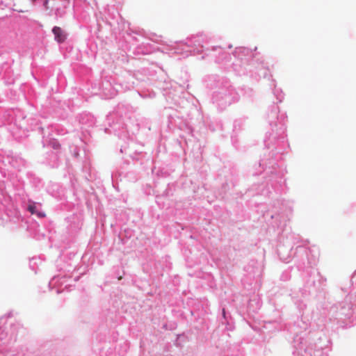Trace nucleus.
Returning <instances> with one entry per match:
<instances>
[{"mask_svg":"<svg viewBox=\"0 0 356 356\" xmlns=\"http://www.w3.org/2000/svg\"><path fill=\"white\" fill-rule=\"evenodd\" d=\"M52 32L55 35V39L58 42H63L66 39V35L64 31L58 26H55L52 29Z\"/></svg>","mask_w":356,"mask_h":356,"instance_id":"obj_1","label":"nucleus"},{"mask_svg":"<svg viewBox=\"0 0 356 356\" xmlns=\"http://www.w3.org/2000/svg\"><path fill=\"white\" fill-rule=\"evenodd\" d=\"M28 210L31 213V214H36L39 218H43L45 216L44 213L36 211V207L34 202L29 204Z\"/></svg>","mask_w":356,"mask_h":356,"instance_id":"obj_2","label":"nucleus"},{"mask_svg":"<svg viewBox=\"0 0 356 356\" xmlns=\"http://www.w3.org/2000/svg\"><path fill=\"white\" fill-rule=\"evenodd\" d=\"M48 3H49V1L48 0H45L44 2V6L48 9L49 8V6H48Z\"/></svg>","mask_w":356,"mask_h":356,"instance_id":"obj_3","label":"nucleus"},{"mask_svg":"<svg viewBox=\"0 0 356 356\" xmlns=\"http://www.w3.org/2000/svg\"><path fill=\"white\" fill-rule=\"evenodd\" d=\"M33 2H35L37 0H31Z\"/></svg>","mask_w":356,"mask_h":356,"instance_id":"obj_4","label":"nucleus"}]
</instances>
